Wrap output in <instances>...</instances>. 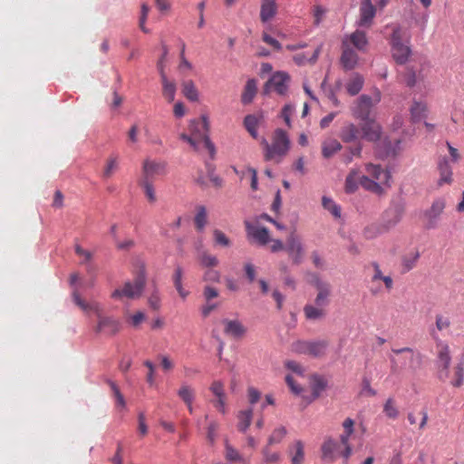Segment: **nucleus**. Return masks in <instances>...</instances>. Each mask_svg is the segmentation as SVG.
<instances>
[{"label": "nucleus", "mask_w": 464, "mask_h": 464, "mask_svg": "<svg viewBox=\"0 0 464 464\" xmlns=\"http://www.w3.org/2000/svg\"><path fill=\"white\" fill-rule=\"evenodd\" d=\"M362 121L359 126L353 122L345 123L340 130V139L344 143L365 140L376 144L381 158L394 156L396 151L391 141L387 138L382 139L381 125L372 118Z\"/></svg>", "instance_id": "1"}, {"label": "nucleus", "mask_w": 464, "mask_h": 464, "mask_svg": "<svg viewBox=\"0 0 464 464\" xmlns=\"http://www.w3.org/2000/svg\"><path fill=\"white\" fill-rule=\"evenodd\" d=\"M72 299L75 305H77L83 313L89 314L93 312L97 317V324L93 328L96 334H102L105 336H113L117 334L121 328L119 320L113 316L104 315L103 309L98 302H87L84 300L77 288H74L72 293Z\"/></svg>", "instance_id": "2"}, {"label": "nucleus", "mask_w": 464, "mask_h": 464, "mask_svg": "<svg viewBox=\"0 0 464 464\" xmlns=\"http://www.w3.org/2000/svg\"><path fill=\"white\" fill-rule=\"evenodd\" d=\"M261 145L266 161L280 163L290 150V140L286 131L282 129H276L273 132L271 142L262 139Z\"/></svg>", "instance_id": "3"}, {"label": "nucleus", "mask_w": 464, "mask_h": 464, "mask_svg": "<svg viewBox=\"0 0 464 464\" xmlns=\"http://www.w3.org/2000/svg\"><path fill=\"white\" fill-rule=\"evenodd\" d=\"M190 129L192 135L189 136L186 133L180 134L179 138L190 144V146L198 150L199 146L202 144L209 152L210 157L214 158L216 154L215 145L211 142L208 136L209 122L206 116L201 118V122L191 121Z\"/></svg>", "instance_id": "4"}, {"label": "nucleus", "mask_w": 464, "mask_h": 464, "mask_svg": "<svg viewBox=\"0 0 464 464\" xmlns=\"http://www.w3.org/2000/svg\"><path fill=\"white\" fill-rule=\"evenodd\" d=\"M146 285V275L144 269H140L135 276L133 282L128 281L124 285L115 289L111 297L115 300L137 299L141 296Z\"/></svg>", "instance_id": "5"}, {"label": "nucleus", "mask_w": 464, "mask_h": 464, "mask_svg": "<svg viewBox=\"0 0 464 464\" xmlns=\"http://www.w3.org/2000/svg\"><path fill=\"white\" fill-rule=\"evenodd\" d=\"M381 99L382 93L377 88L373 91V97L366 94L361 95L351 107L352 115L354 119L360 121L371 119L372 108L379 103Z\"/></svg>", "instance_id": "6"}, {"label": "nucleus", "mask_w": 464, "mask_h": 464, "mask_svg": "<svg viewBox=\"0 0 464 464\" xmlns=\"http://www.w3.org/2000/svg\"><path fill=\"white\" fill-rule=\"evenodd\" d=\"M328 347V342L325 340L319 341H304L298 340L292 343V352L298 354H306L313 357H322L325 354Z\"/></svg>", "instance_id": "7"}, {"label": "nucleus", "mask_w": 464, "mask_h": 464, "mask_svg": "<svg viewBox=\"0 0 464 464\" xmlns=\"http://www.w3.org/2000/svg\"><path fill=\"white\" fill-rule=\"evenodd\" d=\"M405 205L402 201H392L389 207L382 213L381 222L390 231L402 219Z\"/></svg>", "instance_id": "8"}, {"label": "nucleus", "mask_w": 464, "mask_h": 464, "mask_svg": "<svg viewBox=\"0 0 464 464\" xmlns=\"http://www.w3.org/2000/svg\"><path fill=\"white\" fill-rule=\"evenodd\" d=\"M402 32L400 27H395L391 37L392 57L399 64H404L411 53L407 44H402Z\"/></svg>", "instance_id": "9"}, {"label": "nucleus", "mask_w": 464, "mask_h": 464, "mask_svg": "<svg viewBox=\"0 0 464 464\" xmlns=\"http://www.w3.org/2000/svg\"><path fill=\"white\" fill-rule=\"evenodd\" d=\"M310 283L315 287L317 291L313 304L327 309L331 302L332 285L330 283L321 280L315 274L312 275Z\"/></svg>", "instance_id": "10"}, {"label": "nucleus", "mask_w": 464, "mask_h": 464, "mask_svg": "<svg viewBox=\"0 0 464 464\" xmlns=\"http://www.w3.org/2000/svg\"><path fill=\"white\" fill-rule=\"evenodd\" d=\"M167 174V162L152 159H146L142 163V175L140 179L151 180L158 176Z\"/></svg>", "instance_id": "11"}, {"label": "nucleus", "mask_w": 464, "mask_h": 464, "mask_svg": "<svg viewBox=\"0 0 464 464\" xmlns=\"http://www.w3.org/2000/svg\"><path fill=\"white\" fill-rule=\"evenodd\" d=\"M438 348V377L445 378L450 375V365L451 362L450 349L448 343L440 341L437 343Z\"/></svg>", "instance_id": "12"}, {"label": "nucleus", "mask_w": 464, "mask_h": 464, "mask_svg": "<svg viewBox=\"0 0 464 464\" xmlns=\"http://www.w3.org/2000/svg\"><path fill=\"white\" fill-rule=\"evenodd\" d=\"M445 207V199L440 198L435 199L430 208L425 210L423 217L425 218V227L428 229H433L438 227L439 218L443 213Z\"/></svg>", "instance_id": "13"}, {"label": "nucleus", "mask_w": 464, "mask_h": 464, "mask_svg": "<svg viewBox=\"0 0 464 464\" xmlns=\"http://www.w3.org/2000/svg\"><path fill=\"white\" fill-rule=\"evenodd\" d=\"M290 77L286 72H277L266 83V92L273 90L276 93L284 95L287 92Z\"/></svg>", "instance_id": "14"}, {"label": "nucleus", "mask_w": 464, "mask_h": 464, "mask_svg": "<svg viewBox=\"0 0 464 464\" xmlns=\"http://www.w3.org/2000/svg\"><path fill=\"white\" fill-rule=\"evenodd\" d=\"M359 13L358 26L370 28L376 14V7L372 0H362Z\"/></svg>", "instance_id": "15"}, {"label": "nucleus", "mask_w": 464, "mask_h": 464, "mask_svg": "<svg viewBox=\"0 0 464 464\" xmlns=\"http://www.w3.org/2000/svg\"><path fill=\"white\" fill-rule=\"evenodd\" d=\"M285 250L295 264L302 262L304 251L300 238L295 233L287 237Z\"/></svg>", "instance_id": "16"}, {"label": "nucleus", "mask_w": 464, "mask_h": 464, "mask_svg": "<svg viewBox=\"0 0 464 464\" xmlns=\"http://www.w3.org/2000/svg\"><path fill=\"white\" fill-rule=\"evenodd\" d=\"M392 353L395 355H402L399 358L390 356L391 367L392 371H396L399 368H404L408 362H412L414 357V352L410 347H403L401 349H392Z\"/></svg>", "instance_id": "17"}, {"label": "nucleus", "mask_w": 464, "mask_h": 464, "mask_svg": "<svg viewBox=\"0 0 464 464\" xmlns=\"http://www.w3.org/2000/svg\"><path fill=\"white\" fill-rule=\"evenodd\" d=\"M346 44L348 47H355L357 51L364 52L368 46V39L366 34L361 30H355L349 35H345L342 41V44Z\"/></svg>", "instance_id": "18"}, {"label": "nucleus", "mask_w": 464, "mask_h": 464, "mask_svg": "<svg viewBox=\"0 0 464 464\" xmlns=\"http://www.w3.org/2000/svg\"><path fill=\"white\" fill-rule=\"evenodd\" d=\"M365 171L369 178H372L382 185H388L391 173L381 165L367 163L365 165Z\"/></svg>", "instance_id": "19"}, {"label": "nucleus", "mask_w": 464, "mask_h": 464, "mask_svg": "<svg viewBox=\"0 0 464 464\" xmlns=\"http://www.w3.org/2000/svg\"><path fill=\"white\" fill-rule=\"evenodd\" d=\"M359 57L357 52L352 47H348L346 43L342 44V55L340 63L344 70L351 71L354 69L358 63Z\"/></svg>", "instance_id": "20"}, {"label": "nucleus", "mask_w": 464, "mask_h": 464, "mask_svg": "<svg viewBox=\"0 0 464 464\" xmlns=\"http://www.w3.org/2000/svg\"><path fill=\"white\" fill-rule=\"evenodd\" d=\"M246 230L259 245L265 246L270 241L269 231L266 227H258L249 221H245Z\"/></svg>", "instance_id": "21"}, {"label": "nucleus", "mask_w": 464, "mask_h": 464, "mask_svg": "<svg viewBox=\"0 0 464 464\" xmlns=\"http://www.w3.org/2000/svg\"><path fill=\"white\" fill-rule=\"evenodd\" d=\"M339 448L338 442L333 438L324 440L321 446L322 459L329 463L334 462L337 457V450Z\"/></svg>", "instance_id": "22"}, {"label": "nucleus", "mask_w": 464, "mask_h": 464, "mask_svg": "<svg viewBox=\"0 0 464 464\" xmlns=\"http://www.w3.org/2000/svg\"><path fill=\"white\" fill-rule=\"evenodd\" d=\"M439 379L443 382L449 381L450 383L456 388L462 386L464 383V362H458L452 369H450L449 377Z\"/></svg>", "instance_id": "23"}, {"label": "nucleus", "mask_w": 464, "mask_h": 464, "mask_svg": "<svg viewBox=\"0 0 464 464\" xmlns=\"http://www.w3.org/2000/svg\"><path fill=\"white\" fill-rule=\"evenodd\" d=\"M438 170L440 173V179L438 180V186L441 187L445 184H451L453 181L452 168L447 158H442L438 163Z\"/></svg>", "instance_id": "24"}, {"label": "nucleus", "mask_w": 464, "mask_h": 464, "mask_svg": "<svg viewBox=\"0 0 464 464\" xmlns=\"http://www.w3.org/2000/svg\"><path fill=\"white\" fill-rule=\"evenodd\" d=\"M303 311L305 319L313 322L321 321L327 314V309L314 304H306Z\"/></svg>", "instance_id": "25"}, {"label": "nucleus", "mask_w": 464, "mask_h": 464, "mask_svg": "<svg viewBox=\"0 0 464 464\" xmlns=\"http://www.w3.org/2000/svg\"><path fill=\"white\" fill-rule=\"evenodd\" d=\"M225 459L234 464H250V459L243 456L228 441L225 442Z\"/></svg>", "instance_id": "26"}, {"label": "nucleus", "mask_w": 464, "mask_h": 464, "mask_svg": "<svg viewBox=\"0 0 464 464\" xmlns=\"http://www.w3.org/2000/svg\"><path fill=\"white\" fill-rule=\"evenodd\" d=\"M224 332L227 335L234 338H241L246 334L245 326L237 320H224Z\"/></svg>", "instance_id": "27"}, {"label": "nucleus", "mask_w": 464, "mask_h": 464, "mask_svg": "<svg viewBox=\"0 0 464 464\" xmlns=\"http://www.w3.org/2000/svg\"><path fill=\"white\" fill-rule=\"evenodd\" d=\"M388 232L389 230L380 220L367 225L362 230V235L366 239H373Z\"/></svg>", "instance_id": "28"}, {"label": "nucleus", "mask_w": 464, "mask_h": 464, "mask_svg": "<svg viewBox=\"0 0 464 464\" xmlns=\"http://www.w3.org/2000/svg\"><path fill=\"white\" fill-rule=\"evenodd\" d=\"M162 84V95L168 102H172L175 100L177 86L174 81L168 79L167 75H160Z\"/></svg>", "instance_id": "29"}, {"label": "nucleus", "mask_w": 464, "mask_h": 464, "mask_svg": "<svg viewBox=\"0 0 464 464\" xmlns=\"http://www.w3.org/2000/svg\"><path fill=\"white\" fill-rule=\"evenodd\" d=\"M364 78L359 73H353L347 82L345 88L351 96L358 94L363 87Z\"/></svg>", "instance_id": "30"}, {"label": "nucleus", "mask_w": 464, "mask_h": 464, "mask_svg": "<svg viewBox=\"0 0 464 464\" xmlns=\"http://www.w3.org/2000/svg\"><path fill=\"white\" fill-rule=\"evenodd\" d=\"M276 4L275 0H263L260 10V19L266 23L272 19L276 14Z\"/></svg>", "instance_id": "31"}, {"label": "nucleus", "mask_w": 464, "mask_h": 464, "mask_svg": "<svg viewBox=\"0 0 464 464\" xmlns=\"http://www.w3.org/2000/svg\"><path fill=\"white\" fill-rule=\"evenodd\" d=\"M322 50V45L318 46L313 53V54L308 57L304 53H296L293 56V61L298 66H304L307 63L314 64L318 60Z\"/></svg>", "instance_id": "32"}, {"label": "nucleus", "mask_w": 464, "mask_h": 464, "mask_svg": "<svg viewBox=\"0 0 464 464\" xmlns=\"http://www.w3.org/2000/svg\"><path fill=\"white\" fill-rule=\"evenodd\" d=\"M252 419H253V410L251 408L240 411L237 413V420H238L237 425V430L240 432L245 433L247 430V429L249 428V426L251 425Z\"/></svg>", "instance_id": "33"}, {"label": "nucleus", "mask_w": 464, "mask_h": 464, "mask_svg": "<svg viewBox=\"0 0 464 464\" xmlns=\"http://www.w3.org/2000/svg\"><path fill=\"white\" fill-rule=\"evenodd\" d=\"M411 117L413 121H420L426 118L428 112V106L426 102L414 101L411 107Z\"/></svg>", "instance_id": "34"}, {"label": "nucleus", "mask_w": 464, "mask_h": 464, "mask_svg": "<svg viewBox=\"0 0 464 464\" xmlns=\"http://www.w3.org/2000/svg\"><path fill=\"white\" fill-rule=\"evenodd\" d=\"M360 185L366 190L375 193L377 195H382L384 190L382 188V185L377 182L376 180L369 178L366 175H362L360 178Z\"/></svg>", "instance_id": "35"}, {"label": "nucleus", "mask_w": 464, "mask_h": 464, "mask_svg": "<svg viewBox=\"0 0 464 464\" xmlns=\"http://www.w3.org/2000/svg\"><path fill=\"white\" fill-rule=\"evenodd\" d=\"M291 464H303L304 459V446L301 440L295 441L290 449Z\"/></svg>", "instance_id": "36"}, {"label": "nucleus", "mask_w": 464, "mask_h": 464, "mask_svg": "<svg viewBox=\"0 0 464 464\" xmlns=\"http://www.w3.org/2000/svg\"><path fill=\"white\" fill-rule=\"evenodd\" d=\"M257 92V86H256V81L255 79H249L244 88L242 96H241V102L244 104L250 103L254 97L256 96Z\"/></svg>", "instance_id": "37"}, {"label": "nucleus", "mask_w": 464, "mask_h": 464, "mask_svg": "<svg viewBox=\"0 0 464 464\" xmlns=\"http://www.w3.org/2000/svg\"><path fill=\"white\" fill-rule=\"evenodd\" d=\"M327 386L326 380L318 375H314L311 380L312 401L317 399Z\"/></svg>", "instance_id": "38"}, {"label": "nucleus", "mask_w": 464, "mask_h": 464, "mask_svg": "<svg viewBox=\"0 0 464 464\" xmlns=\"http://www.w3.org/2000/svg\"><path fill=\"white\" fill-rule=\"evenodd\" d=\"M177 394L185 404L193 402L196 398V392L194 388L188 383H182L177 391Z\"/></svg>", "instance_id": "39"}, {"label": "nucleus", "mask_w": 464, "mask_h": 464, "mask_svg": "<svg viewBox=\"0 0 464 464\" xmlns=\"http://www.w3.org/2000/svg\"><path fill=\"white\" fill-rule=\"evenodd\" d=\"M342 150L341 143L335 139L324 140L322 144V154L324 158L329 159L334 153Z\"/></svg>", "instance_id": "40"}, {"label": "nucleus", "mask_w": 464, "mask_h": 464, "mask_svg": "<svg viewBox=\"0 0 464 464\" xmlns=\"http://www.w3.org/2000/svg\"><path fill=\"white\" fill-rule=\"evenodd\" d=\"M183 95L190 102L198 101V91L192 80L184 81L181 84Z\"/></svg>", "instance_id": "41"}, {"label": "nucleus", "mask_w": 464, "mask_h": 464, "mask_svg": "<svg viewBox=\"0 0 464 464\" xmlns=\"http://www.w3.org/2000/svg\"><path fill=\"white\" fill-rule=\"evenodd\" d=\"M360 173L357 169H352L345 179V191L353 193L360 184Z\"/></svg>", "instance_id": "42"}, {"label": "nucleus", "mask_w": 464, "mask_h": 464, "mask_svg": "<svg viewBox=\"0 0 464 464\" xmlns=\"http://www.w3.org/2000/svg\"><path fill=\"white\" fill-rule=\"evenodd\" d=\"M182 277H183V270L180 266H177L175 268L174 274H173V283L176 290L178 291L179 296L182 299H186V297L188 295V291L185 290L182 285Z\"/></svg>", "instance_id": "43"}, {"label": "nucleus", "mask_w": 464, "mask_h": 464, "mask_svg": "<svg viewBox=\"0 0 464 464\" xmlns=\"http://www.w3.org/2000/svg\"><path fill=\"white\" fill-rule=\"evenodd\" d=\"M372 266L374 272L372 277V282L382 280L384 283L386 289L390 291L393 286L392 278L390 276H383L381 267L377 263L374 262Z\"/></svg>", "instance_id": "44"}, {"label": "nucleus", "mask_w": 464, "mask_h": 464, "mask_svg": "<svg viewBox=\"0 0 464 464\" xmlns=\"http://www.w3.org/2000/svg\"><path fill=\"white\" fill-rule=\"evenodd\" d=\"M271 446L266 445L262 449L263 461L266 464H278L281 460V455L278 451L271 450Z\"/></svg>", "instance_id": "45"}, {"label": "nucleus", "mask_w": 464, "mask_h": 464, "mask_svg": "<svg viewBox=\"0 0 464 464\" xmlns=\"http://www.w3.org/2000/svg\"><path fill=\"white\" fill-rule=\"evenodd\" d=\"M153 181L147 179H140L139 185L143 188L144 194L148 201L151 204L157 201V196L153 186Z\"/></svg>", "instance_id": "46"}, {"label": "nucleus", "mask_w": 464, "mask_h": 464, "mask_svg": "<svg viewBox=\"0 0 464 464\" xmlns=\"http://www.w3.org/2000/svg\"><path fill=\"white\" fill-rule=\"evenodd\" d=\"M105 382L109 385L111 391L112 392V394L116 401V406L124 409L126 406V401L116 382L111 381V379H106Z\"/></svg>", "instance_id": "47"}, {"label": "nucleus", "mask_w": 464, "mask_h": 464, "mask_svg": "<svg viewBox=\"0 0 464 464\" xmlns=\"http://www.w3.org/2000/svg\"><path fill=\"white\" fill-rule=\"evenodd\" d=\"M105 382L109 385L111 391L112 392V394L116 401V406L124 409L126 406V401L116 382L111 381V379H106Z\"/></svg>", "instance_id": "48"}, {"label": "nucleus", "mask_w": 464, "mask_h": 464, "mask_svg": "<svg viewBox=\"0 0 464 464\" xmlns=\"http://www.w3.org/2000/svg\"><path fill=\"white\" fill-rule=\"evenodd\" d=\"M287 433L286 429L284 426L276 428L267 439L266 445L273 446L280 443Z\"/></svg>", "instance_id": "49"}, {"label": "nucleus", "mask_w": 464, "mask_h": 464, "mask_svg": "<svg viewBox=\"0 0 464 464\" xmlns=\"http://www.w3.org/2000/svg\"><path fill=\"white\" fill-rule=\"evenodd\" d=\"M322 205L324 208L327 209L334 218L341 217V208L332 198L323 197Z\"/></svg>", "instance_id": "50"}, {"label": "nucleus", "mask_w": 464, "mask_h": 464, "mask_svg": "<svg viewBox=\"0 0 464 464\" xmlns=\"http://www.w3.org/2000/svg\"><path fill=\"white\" fill-rule=\"evenodd\" d=\"M383 412L389 418L395 420L399 416V411L396 407L393 398H389L383 406Z\"/></svg>", "instance_id": "51"}, {"label": "nucleus", "mask_w": 464, "mask_h": 464, "mask_svg": "<svg viewBox=\"0 0 464 464\" xmlns=\"http://www.w3.org/2000/svg\"><path fill=\"white\" fill-rule=\"evenodd\" d=\"M420 257V253L418 251L411 252L406 255L402 258V266L405 271L411 270L417 264V261Z\"/></svg>", "instance_id": "52"}, {"label": "nucleus", "mask_w": 464, "mask_h": 464, "mask_svg": "<svg viewBox=\"0 0 464 464\" xmlns=\"http://www.w3.org/2000/svg\"><path fill=\"white\" fill-rule=\"evenodd\" d=\"M244 125L247 131L250 133V135L254 138H256L257 132V125H258V120L254 115H247L245 117L244 120Z\"/></svg>", "instance_id": "53"}, {"label": "nucleus", "mask_w": 464, "mask_h": 464, "mask_svg": "<svg viewBox=\"0 0 464 464\" xmlns=\"http://www.w3.org/2000/svg\"><path fill=\"white\" fill-rule=\"evenodd\" d=\"M194 221H195L196 227L199 231H201L204 228V227L206 226V224H207V210L204 206H200L198 208V212H197Z\"/></svg>", "instance_id": "54"}, {"label": "nucleus", "mask_w": 464, "mask_h": 464, "mask_svg": "<svg viewBox=\"0 0 464 464\" xmlns=\"http://www.w3.org/2000/svg\"><path fill=\"white\" fill-rule=\"evenodd\" d=\"M118 169V159L117 157L111 156L107 160L106 166L103 170V177L109 179L112 176L115 170Z\"/></svg>", "instance_id": "55"}, {"label": "nucleus", "mask_w": 464, "mask_h": 464, "mask_svg": "<svg viewBox=\"0 0 464 464\" xmlns=\"http://www.w3.org/2000/svg\"><path fill=\"white\" fill-rule=\"evenodd\" d=\"M213 237H214L215 244L219 245L221 246H225V247L230 246V245H231L230 239L221 230L215 229L213 231Z\"/></svg>", "instance_id": "56"}, {"label": "nucleus", "mask_w": 464, "mask_h": 464, "mask_svg": "<svg viewBox=\"0 0 464 464\" xmlns=\"http://www.w3.org/2000/svg\"><path fill=\"white\" fill-rule=\"evenodd\" d=\"M149 12H150L149 5L145 3H143L141 5L140 15V19H139V26H140V30L145 34L150 33V30L145 26V23H146Z\"/></svg>", "instance_id": "57"}, {"label": "nucleus", "mask_w": 464, "mask_h": 464, "mask_svg": "<svg viewBox=\"0 0 464 464\" xmlns=\"http://www.w3.org/2000/svg\"><path fill=\"white\" fill-rule=\"evenodd\" d=\"M200 264L206 267H214L218 265V258L207 252L202 253L199 258Z\"/></svg>", "instance_id": "58"}, {"label": "nucleus", "mask_w": 464, "mask_h": 464, "mask_svg": "<svg viewBox=\"0 0 464 464\" xmlns=\"http://www.w3.org/2000/svg\"><path fill=\"white\" fill-rule=\"evenodd\" d=\"M209 390L216 398L227 396L225 393L224 383L221 381L212 382Z\"/></svg>", "instance_id": "59"}, {"label": "nucleus", "mask_w": 464, "mask_h": 464, "mask_svg": "<svg viewBox=\"0 0 464 464\" xmlns=\"http://www.w3.org/2000/svg\"><path fill=\"white\" fill-rule=\"evenodd\" d=\"M168 53H169V49H168L167 45L162 44V54L157 63V68L160 72V75H166L165 66H166Z\"/></svg>", "instance_id": "60"}, {"label": "nucleus", "mask_w": 464, "mask_h": 464, "mask_svg": "<svg viewBox=\"0 0 464 464\" xmlns=\"http://www.w3.org/2000/svg\"><path fill=\"white\" fill-rule=\"evenodd\" d=\"M161 299L158 289H154L148 298V304L153 310H159L160 307Z\"/></svg>", "instance_id": "61"}, {"label": "nucleus", "mask_w": 464, "mask_h": 464, "mask_svg": "<svg viewBox=\"0 0 464 464\" xmlns=\"http://www.w3.org/2000/svg\"><path fill=\"white\" fill-rule=\"evenodd\" d=\"M450 324H451V322L449 317L444 316L442 314L436 315V328L439 331H443V330L450 328Z\"/></svg>", "instance_id": "62"}, {"label": "nucleus", "mask_w": 464, "mask_h": 464, "mask_svg": "<svg viewBox=\"0 0 464 464\" xmlns=\"http://www.w3.org/2000/svg\"><path fill=\"white\" fill-rule=\"evenodd\" d=\"M325 13H326V10L324 8H323L321 5H315L314 7L313 15H314V25H318L322 22Z\"/></svg>", "instance_id": "63"}, {"label": "nucleus", "mask_w": 464, "mask_h": 464, "mask_svg": "<svg viewBox=\"0 0 464 464\" xmlns=\"http://www.w3.org/2000/svg\"><path fill=\"white\" fill-rule=\"evenodd\" d=\"M203 279L206 282L218 283L220 280V274L217 270L208 269L205 272Z\"/></svg>", "instance_id": "64"}]
</instances>
